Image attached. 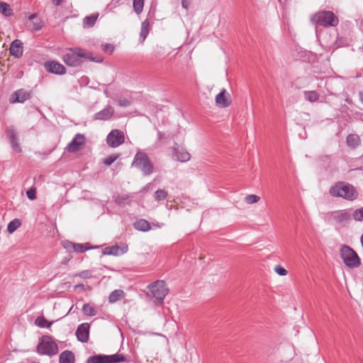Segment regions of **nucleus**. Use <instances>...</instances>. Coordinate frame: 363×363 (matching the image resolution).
Instances as JSON below:
<instances>
[{"instance_id": "obj_1", "label": "nucleus", "mask_w": 363, "mask_h": 363, "mask_svg": "<svg viewBox=\"0 0 363 363\" xmlns=\"http://www.w3.org/2000/svg\"><path fill=\"white\" fill-rule=\"evenodd\" d=\"M329 193L334 197H340L347 201H354L358 197V192L350 184L339 182L333 185Z\"/></svg>"}, {"instance_id": "obj_2", "label": "nucleus", "mask_w": 363, "mask_h": 363, "mask_svg": "<svg viewBox=\"0 0 363 363\" xmlns=\"http://www.w3.org/2000/svg\"><path fill=\"white\" fill-rule=\"evenodd\" d=\"M87 58L91 61H96L95 59L91 57L90 54L86 52L81 48H69L68 52L63 55L64 62L71 67H77L82 62L81 58ZM100 60H96L99 62Z\"/></svg>"}, {"instance_id": "obj_3", "label": "nucleus", "mask_w": 363, "mask_h": 363, "mask_svg": "<svg viewBox=\"0 0 363 363\" xmlns=\"http://www.w3.org/2000/svg\"><path fill=\"white\" fill-rule=\"evenodd\" d=\"M311 21L316 26L324 27L335 26L338 24V18L330 11L317 12L311 17Z\"/></svg>"}, {"instance_id": "obj_4", "label": "nucleus", "mask_w": 363, "mask_h": 363, "mask_svg": "<svg viewBox=\"0 0 363 363\" xmlns=\"http://www.w3.org/2000/svg\"><path fill=\"white\" fill-rule=\"evenodd\" d=\"M340 257L344 264L350 268L358 267L361 264L357 254L347 245H342L341 247Z\"/></svg>"}, {"instance_id": "obj_5", "label": "nucleus", "mask_w": 363, "mask_h": 363, "mask_svg": "<svg viewBox=\"0 0 363 363\" xmlns=\"http://www.w3.org/2000/svg\"><path fill=\"white\" fill-rule=\"evenodd\" d=\"M132 166L139 168L145 175H148L152 172L153 167L147 155L142 152L136 153Z\"/></svg>"}, {"instance_id": "obj_6", "label": "nucleus", "mask_w": 363, "mask_h": 363, "mask_svg": "<svg viewBox=\"0 0 363 363\" xmlns=\"http://www.w3.org/2000/svg\"><path fill=\"white\" fill-rule=\"evenodd\" d=\"M37 350L40 354L52 356L58 352V346L50 337L45 336L38 345Z\"/></svg>"}, {"instance_id": "obj_7", "label": "nucleus", "mask_w": 363, "mask_h": 363, "mask_svg": "<svg viewBox=\"0 0 363 363\" xmlns=\"http://www.w3.org/2000/svg\"><path fill=\"white\" fill-rule=\"evenodd\" d=\"M152 295L158 301L160 304L168 293V289L164 281L157 280L149 286Z\"/></svg>"}, {"instance_id": "obj_8", "label": "nucleus", "mask_w": 363, "mask_h": 363, "mask_svg": "<svg viewBox=\"0 0 363 363\" xmlns=\"http://www.w3.org/2000/svg\"><path fill=\"white\" fill-rule=\"evenodd\" d=\"M123 361L124 357L118 354L113 355L98 354L89 357L86 363H118Z\"/></svg>"}, {"instance_id": "obj_9", "label": "nucleus", "mask_w": 363, "mask_h": 363, "mask_svg": "<svg viewBox=\"0 0 363 363\" xmlns=\"http://www.w3.org/2000/svg\"><path fill=\"white\" fill-rule=\"evenodd\" d=\"M125 141V135L123 131L114 129L112 130L106 137V143L111 147H117Z\"/></svg>"}, {"instance_id": "obj_10", "label": "nucleus", "mask_w": 363, "mask_h": 363, "mask_svg": "<svg viewBox=\"0 0 363 363\" xmlns=\"http://www.w3.org/2000/svg\"><path fill=\"white\" fill-rule=\"evenodd\" d=\"M216 105L219 108H227L232 104V99L230 93L223 89L215 97Z\"/></svg>"}, {"instance_id": "obj_11", "label": "nucleus", "mask_w": 363, "mask_h": 363, "mask_svg": "<svg viewBox=\"0 0 363 363\" xmlns=\"http://www.w3.org/2000/svg\"><path fill=\"white\" fill-rule=\"evenodd\" d=\"M173 160L181 162H186L191 159V154L184 148L179 146H174L172 149Z\"/></svg>"}, {"instance_id": "obj_12", "label": "nucleus", "mask_w": 363, "mask_h": 363, "mask_svg": "<svg viewBox=\"0 0 363 363\" xmlns=\"http://www.w3.org/2000/svg\"><path fill=\"white\" fill-rule=\"evenodd\" d=\"M85 138L82 134H77L72 140L67 145V150L70 152H74L80 150L84 144Z\"/></svg>"}, {"instance_id": "obj_13", "label": "nucleus", "mask_w": 363, "mask_h": 363, "mask_svg": "<svg viewBox=\"0 0 363 363\" xmlns=\"http://www.w3.org/2000/svg\"><path fill=\"white\" fill-rule=\"evenodd\" d=\"M330 218L338 223H342L350 219V213L347 210L335 211L329 214Z\"/></svg>"}, {"instance_id": "obj_14", "label": "nucleus", "mask_w": 363, "mask_h": 363, "mask_svg": "<svg viewBox=\"0 0 363 363\" xmlns=\"http://www.w3.org/2000/svg\"><path fill=\"white\" fill-rule=\"evenodd\" d=\"M45 67L48 72L55 74H64L66 72L65 67L62 64L55 61L45 62Z\"/></svg>"}, {"instance_id": "obj_15", "label": "nucleus", "mask_w": 363, "mask_h": 363, "mask_svg": "<svg viewBox=\"0 0 363 363\" xmlns=\"http://www.w3.org/2000/svg\"><path fill=\"white\" fill-rule=\"evenodd\" d=\"M89 325L82 323L79 325L76 331V335L79 341L86 342L89 340Z\"/></svg>"}, {"instance_id": "obj_16", "label": "nucleus", "mask_w": 363, "mask_h": 363, "mask_svg": "<svg viewBox=\"0 0 363 363\" xmlns=\"http://www.w3.org/2000/svg\"><path fill=\"white\" fill-rule=\"evenodd\" d=\"M128 251V246H118L113 245L110 247H106L104 250V255H113V256H121L125 254Z\"/></svg>"}, {"instance_id": "obj_17", "label": "nucleus", "mask_w": 363, "mask_h": 363, "mask_svg": "<svg viewBox=\"0 0 363 363\" xmlns=\"http://www.w3.org/2000/svg\"><path fill=\"white\" fill-rule=\"evenodd\" d=\"M6 135L11 141L13 150L16 152H20L21 148L17 141L16 132L13 126L8 127Z\"/></svg>"}, {"instance_id": "obj_18", "label": "nucleus", "mask_w": 363, "mask_h": 363, "mask_svg": "<svg viewBox=\"0 0 363 363\" xmlns=\"http://www.w3.org/2000/svg\"><path fill=\"white\" fill-rule=\"evenodd\" d=\"M10 53L15 57H19L23 55V43L20 40H13L10 45Z\"/></svg>"}, {"instance_id": "obj_19", "label": "nucleus", "mask_w": 363, "mask_h": 363, "mask_svg": "<svg viewBox=\"0 0 363 363\" xmlns=\"http://www.w3.org/2000/svg\"><path fill=\"white\" fill-rule=\"evenodd\" d=\"M30 98V94L23 90L20 89L16 91L13 95L12 99H11V101L12 103L15 102H19V103H23L25 101L28 99Z\"/></svg>"}, {"instance_id": "obj_20", "label": "nucleus", "mask_w": 363, "mask_h": 363, "mask_svg": "<svg viewBox=\"0 0 363 363\" xmlns=\"http://www.w3.org/2000/svg\"><path fill=\"white\" fill-rule=\"evenodd\" d=\"M114 112L111 106H107L95 115V118L99 120H107L110 118Z\"/></svg>"}, {"instance_id": "obj_21", "label": "nucleus", "mask_w": 363, "mask_h": 363, "mask_svg": "<svg viewBox=\"0 0 363 363\" xmlns=\"http://www.w3.org/2000/svg\"><path fill=\"white\" fill-rule=\"evenodd\" d=\"M59 359L60 363H74V354L69 350L62 352Z\"/></svg>"}, {"instance_id": "obj_22", "label": "nucleus", "mask_w": 363, "mask_h": 363, "mask_svg": "<svg viewBox=\"0 0 363 363\" xmlns=\"http://www.w3.org/2000/svg\"><path fill=\"white\" fill-rule=\"evenodd\" d=\"M99 13H96L91 16H86L83 20L84 28H91L95 24L96 20L99 18Z\"/></svg>"}, {"instance_id": "obj_23", "label": "nucleus", "mask_w": 363, "mask_h": 363, "mask_svg": "<svg viewBox=\"0 0 363 363\" xmlns=\"http://www.w3.org/2000/svg\"><path fill=\"white\" fill-rule=\"evenodd\" d=\"M134 227L136 230L146 232L150 229V224L145 219H140L134 223Z\"/></svg>"}, {"instance_id": "obj_24", "label": "nucleus", "mask_w": 363, "mask_h": 363, "mask_svg": "<svg viewBox=\"0 0 363 363\" xmlns=\"http://www.w3.org/2000/svg\"><path fill=\"white\" fill-rule=\"evenodd\" d=\"M150 30V23L147 20H145L141 24V29L140 33V39L141 42H143L148 33Z\"/></svg>"}, {"instance_id": "obj_25", "label": "nucleus", "mask_w": 363, "mask_h": 363, "mask_svg": "<svg viewBox=\"0 0 363 363\" xmlns=\"http://www.w3.org/2000/svg\"><path fill=\"white\" fill-rule=\"evenodd\" d=\"M360 143V139L357 134H350L347 138V144L351 147H356Z\"/></svg>"}, {"instance_id": "obj_26", "label": "nucleus", "mask_w": 363, "mask_h": 363, "mask_svg": "<svg viewBox=\"0 0 363 363\" xmlns=\"http://www.w3.org/2000/svg\"><path fill=\"white\" fill-rule=\"evenodd\" d=\"M29 21H30L33 28L35 30H40L43 26L42 21L37 16L36 14H32L29 16Z\"/></svg>"}, {"instance_id": "obj_27", "label": "nucleus", "mask_w": 363, "mask_h": 363, "mask_svg": "<svg viewBox=\"0 0 363 363\" xmlns=\"http://www.w3.org/2000/svg\"><path fill=\"white\" fill-rule=\"evenodd\" d=\"M303 96L306 100L313 103L318 100L319 94L315 91H304Z\"/></svg>"}, {"instance_id": "obj_28", "label": "nucleus", "mask_w": 363, "mask_h": 363, "mask_svg": "<svg viewBox=\"0 0 363 363\" xmlns=\"http://www.w3.org/2000/svg\"><path fill=\"white\" fill-rule=\"evenodd\" d=\"M124 291L123 290H115L112 291L109 296L108 300L110 303H115L124 296Z\"/></svg>"}, {"instance_id": "obj_29", "label": "nucleus", "mask_w": 363, "mask_h": 363, "mask_svg": "<svg viewBox=\"0 0 363 363\" xmlns=\"http://www.w3.org/2000/svg\"><path fill=\"white\" fill-rule=\"evenodd\" d=\"M83 313L86 315L94 316L96 314V309L90 303H86L82 308Z\"/></svg>"}, {"instance_id": "obj_30", "label": "nucleus", "mask_w": 363, "mask_h": 363, "mask_svg": "<svg viewBox=\"0 0 363 363\" xmlns=\"http://www.w3.org/2000/svg\"><path fill=\"white\" fill-rule=\"evenodd\" d=\"M0 12L6 16H11L13 14L9 5L4 2H0Z\"/></svg>"}, {"instance_id": "obj_31", "label": "nucleus", "mask_w": 363, "mask_h": 363, "mask_svg": "<svg viewBox=\"0 0 363 363\" xmlns=\"http://www.w3.org/2000/svg\"><path fill=\"white\" fill-rule=\"evenodd\" d=\"M145 0H133V9L137 14L142 13Z\"/></svg>"}, {"instance_id": "obj_32", "label": "nucleus", "mask_w": 363, "mask_h": 363, "mask_svg": "<svg viewBox=\"0 0 363 363\" xmlns=\"http://www.w3.org/2000/svg\"><path fill=\"white\" fill-rule=\"evenodd\" d=\"M35 325H37L40 328H48L52 325V323L48 322V320L44 317H38L36 318L35 321Z\"/></svg>"}, {"instance_id": "obj_33", "label": "nucleus", "mask_w": 363, "mask_h": 363, "mask_svg": "<svg viewBox=\"0 0 363 363\" xmlns=\"http://www.w3.org/2000/svg\"><path fill=\"white\" fill-rule=\"evenodd\" d=\"M21 225V222L18 219H14L11 221L7 226V230L12 233H13L19 226Z\"/></svg>"}, {"instance_id": "obj_34", "label": "nucleus", "mask_w": 363, "mask_h": 363, "mask_svg": "<svg viewBox=\"0 0 363 363\" xmlns=\"http://www.w3.org/2000/svg\"><path fill=\"white\" fill-rule=\"evenodd\" d=\"M259 199H260V197L255 194H249L245 196V201L247 204H253V203L258 202L259 201Z\"/></svg>"}, {"instance_id": "obj_35", "label": "nucleus", "mask_w": 363, "mask_h": 363, "mask_svg": "<svg viewBox=\"0 0 363 363\" xmlns=\"http://www.w3.org/2000/svg\"><path fill=\"white\" fill-rule=\"evenodd\" d=\"M167 193L164 190L160 189L155 191L154 197L155 200L161 201L164 200L167 198Z\"/></svg>"}, {"instance_id": "obj_36", "label": "nucleus", "mask_w": 363, "mask_h": 363, "mask_svg": "<svg viewBox=\"0 0 363 363\" xmlns=\"http://www.w3.org/2000/svg\"><path fill=\"white\" fill-rule=\"evenodd\" d=\"M118 157H119L118 155H110L108 157L104 159V163L106 165L109 166L112 163H113L118 158Z\"/></svg>"}, {"instance_id": "obj_37", "label": "nucleus", "mask_w": 363, "mask_h": 363, "mask_svg": "<svg viewBox=\"0 0 363 363\" xmlns=\"http://www.w3.org/2000/svg\"><path fill=\"white\" fill-rule=\"evenodd\" d=\"M89 249V247H85V245L83 244L74 243L73 251L75 252H84Z\"/></svg>"}, {"instance_id": "obj_38", "label": "nucleus", "mask_w": 363, "mask_h": 363, "mask_svg": "<svg viewBox=\"0 0 363 363\" xmlns=\"http://www.w3.org/2000/svg\"><path fill=\"white\" fill-rule=\"evenodd\" d=\"M354 219L358 221L363 220V208L357 209L353 213Z\"/></svg>"}, {"instance_id": "obj_39", "label": "nucleus", "mask_w": 363, "mask_h": 363, "mask_svg": "<svg viewBox=\"0 0 363 363\" xmlns=\"http://www.w3.org/2000/svg\"><path fill=\"white\" fill-rule=\"evenodd\" d=\"M274 271L280 276H286L287 274V271L280 265L275 266Z\"/></svg>"}, {"instance_id": "obj_40", "label": "nucleus", "mask_w": 363, "mask_h": 363, "mask_svg": "<svg viewBox=\"0 0 363 363\" xmlns=\"http://www.w3.org/2000/svg\"><path fill=\"white\" fill-rule=\"evenodd\" d=\"M36 191L35 188H30L27 191L26 195L30 200H34L36 199Z\"/></svg>"}, {"instance_id": "obj_41", "label": "nucleus", "mask_w": 363, "mask_h": 363, "mask_svg": "<svg viewBox=\"0 0 363 363\" xmlns=\"http://www.w3.org/2000/svg\"><path fill=\"white\" fill-rule=\"evenodd\" d=\"M102 50L106 52L112 53L114 47L111 44H105L102 45Z\"/></svg>"}, {"instance_id": "obj_42", "label": "nucleus", "mask_w": 363, "mask_h": 363, "mask_svg": "<svg viewBox=\"0 0 363 363\" xmlns=\"http://www.w3.org/2000/svg\"><path fill=\"white\" fill-rule=\"evenodd\" d=\"M74 243L69 241H64L62 245L67 250H73Z\"/></svg>"}, {"instance_id": "obj_43", "label": "nucleus", "mask_w": 363, "mask_h": 363, "mask_svg": "<svg viewBox=\"0 0 363 363\" xmlns=\"http://www.w3.org/2000/svg\"><path fill=\"white\" fill-rule=\"evenodd\" d=\"M79 276L83 279H87L91 277V273L89 270L82 271L79 273Z\"/></svg>"}, {"instance_id": "obj_44", "label": "nucleus", "mask_w": 363, "mask_h": 363, "mask_svg": "<svg viewBox=\"0 0 363 363\" xmlns=\"http://www.w3.org/2000/svg\"><path fill=\"white\" fill-rule=\"evenodd\" d=\"M129 104H130V102L127 99H121L118 101V105L121 106L125 107V106H129Z\"/></svg>"}, {"instance_id": "obj_45", "label": "nucleus", "mask_w": 363, "mask_h": 363, "mask_svg": "<svg viewBox=\"0 0 363 363\" xmlns=\"http://www.w3.org/2000/svg\"><path fill=\"white\" fill-rule=\"evenodd\" d=\"M190 2L189 0H182V6L184 9H187Z\"/></svg>"}, {"instance_id": "obj_46", "label": "nucleus", "mask_w": 363, "mask_h": 363, "mask_svg": "<svg viewBox=\"0 0 363 363\" xmlns=\"http://www.w3.org/2000/svg\"><path fill=\"white\" fill-rule=\"evenodd\" d=\"M72 258V257H65L62 261V264H67V263L69 262V261L70 260V259Z\"/></svg>"}, {"instance_id": "obj_47", "label": "nucleus", "mask_w": 363, "mask_h": 363, "mask_svg": "<svg viewBox=\"0 0 363 363\" xmlns=\"http://www.w3.org/2000/svg\"><path fill=\"white\" fill-rule=\"evenodd\" d=\"M63 1L64 0H52V2L55 5L59 6L63 2Z\"/></svg>"}, {"instance_id": "obj_48", "label": "nucleus", "mask_w": 363, "mask_h": 363, "mask_svg": "<svg viewBox=\"0 0 363 363\" xmlns=\"http://www.w3.org/2000/svg\"><path fill=\"white\" fill-rule=\"evenodd\" d=\"M143 190H147V186L145 188H143Z\"/></svg>"}, {"instance_id": "obj_49", "label": "nucleus", "mask_w": 363, "mask_h": 363, "mask_svg": "<svg viewBox=\"0 0 363 363\" xmlns=\"http://www.w3.org/2000/svg\"><path fill=\"white\" fill-rule=\"evenodd\" d=\"M143 190H147V186L145 188H143Z\"/></svg>"}]
</instances>
